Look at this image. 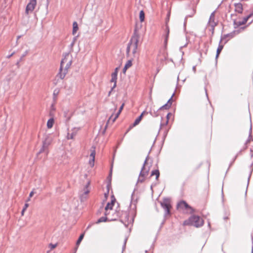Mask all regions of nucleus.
Here are the masks:
<instances>
[{
    "label": "nucleus",
    "instance_id": "1",
    "mask_svg": "<svg viewBox=\"0 0 253 253\" xmlns=\"http://www.w3.org/2000/svg\"><path fill=\"white\" fill-rule=\"evenodd\" d=\"M143 23H141L137 19L135 20V28L133 35L132 36L129 42L127 44L126 47V55H129L130 52L131 51L132 53L134 56L136 53V50L138 47V44L140 38L139 34L138 33V30L140 29L143 26Z\"/></svg>",
    "mask_w": 253,
    "mask_h": 253
},
{
    "label": "nucleus",
    "instance_id": "2",
    "mask_svg": "<svg viewBox=\"0 0 253 253\" xmlns=\"http://www.w3.org/2000/svg\"><path fill=\"white\" fill-rule=\"evenodd\" d=\"M72 63V59L69 53H65L64 58L61 61L59 72L57 75V77H59L61 79H63L68 73V70L70 68Z\"/></svg>",
    "mask_w": 253,
    "mask_h": 253
},
{
    "label": "nucleus",
    "instance_id": "3",
    "mask_svg": "<svg viewBox=\"0 0 253 253\" xmlns=\"http://www.w3.org/2000/svg\"><path fill=\"white\" fill-rule=\"evenodd\" d=\"M72 63V59L69 53H65L64 58L61 61L59 72L57 75V77H59L61 79H63L68 73V70L70 68Z\"/></svg>",
    "mask_w": 253,
    "mask_h": 253
},
{
    "label": "nucleus",
    "instance_id": "4",
    "mask_svg": "<svg viewBox=\"0 0 253 253\" xmlns=\"http://www.w3.org/2000/svg\"><path fill=\"white\" fill-rule=\"evenodd\" d=\"M136 214V202H133L131 201L130 204V209L128 212L127 211H124L122 214V218H123L124 217V220L125 221V225L126 226H127L133 222L134 218L135 217Z\"/></svg>",
    "mask_w": 253,
    "mask_h": 253
},
{
    "label": "nucleus",
    "instance_id": "5",
    "mask_svg": "<svg viewBox=\"0 0 253 253\" xmlns=\"http://www.w3.org/2000/svg\"><path fill=\"white\" fill-rule=\"evenodd\" d=\"M183 224L185 225H190L199 227L203 225L204 220L199 216L192 215L188 220L184 221Z\"/></svg>",
    "mask_w": 253,
    "mask_h": 253
},
{
    "label": "nucleus",
    "instance_id": "6",
    "mask_svg": "<svg viewBox=\"0 0 253 253\" xmlns=\"http://www.w3.org/2000/svg\"><path fill=\"white\" fill-rule=\"evenodd\" d=\"M149 156L148 155L147 157L146 158L143 167L141 169V170L140 171L139 176L138 179V182L142 183L144 181L145 177L148 175L149 171V169H146L145 167V165L146 164L148 160Z\"/></svg>",
    "mask_w": 253,
    "mask_h": 253
},
{
    "label": "nucleus",
    "instance_id": "7",
    "mask_svg": "<svg viewBox=\"0 0 253 253\" xmlns=\"http://www.w3.org/2000/svg\"><path fill=\"white\" fill-rule=\"evenodd\" d=\"M244 29V27L241 28L240 30H234L230 33L222 35L220 38V42H223L224 44H225L229 40L238 35L240 33L241 30H243Z\"/></svg>",
    "mask_w": 253,
    "mask_h": 253
},
{
    "label": "nucleus",
    "instance_id": "8",
    "mask_svg": "<svg viewBox=\"0 0 253 253\" xmlns=\"http://www.w3.org/2000/svg\"><path fill=\"white\" fill-rule=\"evenodd\" d=\"M218 20L216 17H210L207 28L211 32V35L214 34V27L217 25Z\"/></svg>",
    "mask_w": 253,
    "mask_h": 253
},
{
    "label": "nucleus",
    "instance_id": "9",
    "mask_svg": "<svg viewBox=\"0 0 253 253\" xmlns=\"http://www.w3.org/2000/svg\"><path fill=\"white\" fill-rule=\"evenodd\" d=\"M161 205L165 211V216L169 214L170 209L171 208L169 200L167 199H165L163 202H161Z\"/></svg>",
    "mask_w": 253,
    "mask_h": 253
},
{
    "label": "nucleus",
    "instance_id": "10",
    "mask_svg": "<svg viewBox=\"0 0 253 253\" xmlns=\"http://www.w3.org/2000/svg\"><path fill=\"white\" fill-rule=\"evenodd\" d=\"M177 208L179 210H185L188 209H191L193 210L191 207L188 205V204L184 201H181L179 202L177 205Z\"/></svg>",
    "mask_w": 253,
    "mask_h": 253
},
{
    "label": "nucleus",
    "instance_id": "11",
    "mask_svg": "<svg viewBox=\"0 0 253 253\" xmlns=\"http://www.w3.org/2000/svg\"><path fill=\"white\" fill-rule=\"evenodd\" d=\"M36 3V0H30L26 8V13L27 14H28L30 12H32L34 10Z\"/></svg>",
    "mask_w": 253,
    "mask_h": 253
},
{
    "label": "nucleus",
    "instance_id": "12",
    "mask_svg": "<svg viewBox=\"0 0 253 253\" xmlns=\"http://www.w3.org/2000/svg\"><path fill=\"white\" fill-rule=\"evenodd\" d=\"M51 142V139L50 138H46L44 141L43 142V145L42 148L41 149L40 151H39V153H41L42 152H44L46 151V150L47 149L48 146L50 145V143Z\"/></svg>",
    "mask_w": 253,
    "mask_h": 253
},
{
    "label": "nucleus",
    "instance_id": "13",
    "mask_svg": "<svg viewBox=\"0 0 253 253\" xmlns=\"http://www.w3.org/2000/svg\"><path fill=\"white\" fill-rule=\"evenodd\" d=\"M250 17H246L242 21L238 19H235L234 20V27L237 28L240 26L245 24L248 21L249 18Z\"/></svg>",
    "mask_w": 253,
    "mask_h": 253
},
{
    "label": "nucleus",
    "instance_id": "14",
    "mask_svg": "<svg viewBox=\"0 0 253 253\" xmlns=\"http://www.w3.org/2000/svg\"><path fill=\"white\" fill-rule=\"evenodd\" d=\"M89 184L90 182H88L86 184L85 187L84 188L83 193L81 195L80 198L82 201H84L86 199V196L89 192V190L87 189Z\"/></svg>",
    "mask_w": 253,
    "mask_h": 253
},
{
    "label": "nucleus",
    "instance_id": "15",
    "mask_svg": "<svg viewBox=\"0 0 253 253\" xmlns=\"http://www.w3.org/2000/svg\"><path fill=\"white\" fill-rule=\"evenodd\" d=\"M95 148L94 146H92L90 149V157L91 159L89 160V164L91 166H94V159H95Z\"/></svg>",
    "mask_w": 253,
    "mask_h": 253
},
{
    "label": "nucleus",
    "instance_id": "16",
    "mask_svg": "<svg viewBox=\"0 0 253 253\" xmlns=\"http://www.w3.org/2000/svg\"><path fill=\"white\" fill-rule=\"evenodd\" d=\"M79 130V128H73L71 132H68L67 135V138L68 139H72L74 138V137L77 134V132Z\"/></svg>",
    "mask_w": 253,
    "mask_h": 253
},
{
    "label": "nucleus",
    "instance_id": "17",
    "mask_svg": "<svg viewBox=\"0 0 253 253\" xmlns=\"http://www.w3.org/2000/svg\"><path fill=\"white\" fill-rule=\"evenodd\" d=\"M115 201H116V199H115L114 196H112L111 202H110V203L109 202L107 203L106 206L105 208V211H109V210H112Z\"/></svg>",
    "mask_w": 253,
    "mask_h": 253
},
{
    "label": "nucleus",
    "instance_id": "18",
    "mask_svg": "<svg viewBox=\"0 0 253 253\" xmlns=\"http://www.w3.org/2000/svg\"><path fill=\"white\" fill-rule=\"evenodd\" d=\"M173 95H174V93L172 94L170 98L168 100L167 103L166 104H165V105H164L163 106H162V107H161L159 109V110L164 109H169L171 106V105L172 104V97L173 96Z\"/></svg>",
    "mask_w": 253,
    "mask_h": 253
},
{
    "label": "nucleus",
    "instance_id": "19",
    "mask_svg": "<svg viewBox=\"0 0 253 253\" xmlns=\"http://www.w3.org/2000/svg\"><path fill=\"white\" fill-rule=\"evenodd\" d=\"M117 76L116 73H112L111 74V82L114 83V85L111 88V91L116 86Z\"/></svg>",
    "mask_w": 253,
    "mask_h": 253
},
{
    "label": "nucleus",
    "instance_id": "20",
    "mask_svg": "<svg viewBox=\"0 0 253 253\" xmlns=\"http://www.w3.org/2000/svg\"><path fill=\"white\" fill-rule=\"evenodd\" d=\"M144 113H145V112H142V113L135 120V121L133 123V124H132V126H130L129 128L128 129V130L126 132H127L129 130V129H131V128L132 127L135 126L136 125L139 124V123H140V121L141 120L142 116Z\"/></svg>",
    "mask_w": 253,
    "mask_h": 253
},
{
    "label": "nucleus",
    "instance_id": "21",
    "mask_svg": "<svg viewBox=\"0 0 253 253\" xmlns=\"http://www.w3.org/2000/svg\"><path fill=\"white\" fill-rule=\"evenodd\" d=\"M235 10L239 14H241L243 11V5L240 3H235Z\"/></svg>",
    "mask_w": 253,
    "mask_h": 253
},
{
    "label": "nucleus",
    "instance_id": "22",
    "mask_svg": "<svg viewBox=\"0 0 253 253\" xmlns=\"http://www.w3.org/2000/svg\"><path fill=\"white\" fill-rule=\"evenodd\" d=\"M165 32H166V35H165V44H166L167 43V42H168V40L169 36V27L167 23L166 24V25Z\"/></svg>",
    "mask_w": 253,
    "mask_h": 253
},
{
    "label": "nucleus",
    "instance_id": "23",
    "mask_svg": "<svg viewBox=\"0 0 253 253\" xmlns=\"http://www.w3.org/2000/svg\"><path fill=\"white\" fill-rule=\"evenodd\" d=\"M224 44H222V42H220V41L219 42L218 46L217 47V50H216V58H217L219 56V54L221 52V50H222Z\"/></svg>",
    "mask_w": 253,
    "mask_h": 253
},
{
    "label": "nucleus",
    "instance_id": "24",
    "mask_svg": "<svg viewBox=\"0 0 253 253\" xmlns=\"http://www.w3.org/2000/svg\"><path fill=\"white\" fill-rule=\"evenodd\" d=\"M78 30H79L78 24L77 22L74 21L73 23V31H72L73 35H75Z\"/></svg>",
    "mask_w": 253,
    "mask_h": 253
},
{
    "label": "nucleus",
    "instance_id": "25",
    "mask_svg": "<svg viewBox=\"0 0 253 253\" xmlns=\"http://www.w3.org/2000/svg\"><path fill=\"white\" fill-rule=\"evenodd\" d=\"M121 113V112H120V110H119L118 112H117V113L115 115L114 117H113V115L112 116H111L110 117V118H109L108 122H109L111 120L112 121L113 123L115 121V120L118 118V117L119 116Z\"/></svg>",
    "mask_w": 253,
    "mask_h": 253
},
{
    "label": "nucleus",
    "instance_id": "26",
    "mask_svg": "<svg viewBox=\"0 0 253 253\" xmlns=\"http://www.w3.org/2000/svg\"><path fill=\"white\" fill-rule=\"evenodd\" d=\"M132 65V62L130 60H128L127 62L126 63L124 69H123V72L125 73L129 67H131Z\"/></svg>",
    "mask_w": 253,
    "mask_h": 253
},
{
    "label": "nucleus",
    "instance_id": "27",
    "mask_svg": "<svg viewBox=\"0 0 253 253\" xmlns=\"http://www.w3.org/2000/svg\"><path fill=\"white\" fill-rule=\"evenodd\" d=\"M153 175H155L156 179H158V178H159V177L160 176L159 170L158 169H155V170L152 171L151 173V176H152Z\"/></svg>",
    "mask_w": 253,
    "mask_h": 253
},
{
    "label": "nucleus",
    "instance_id": "28",
    "mask_svg": "<svg viewBox=\"0 0 253 253\" xmlns=\"http://www.w3.org/2000/svg\"><path fill=\"white\" fill-rule=\"evenodd\" d=\"M158 110L159 109L156 111L155 109H151V110L150 111V114L153 117H157L159 116V113L158 112Z\"/></svg>",
    "mask_w": 253,
    "mask_h": 253
},
{
    "label": "nucleus",
    "instance_id": "29",
    "mask_svg": "<svg viewBox=\"0 0 253 253\" xmlns=\"http://www.w3.org/2000/svg\"><path fill=\"white\" fill-rule=\"evenodd\" d=\"M54 123V120L52 118L49 119L47 122V127L50 128L53 126Z\"/></svg>",
    "mask_w": 253,
    "mask_h": 253
},
{
    "label": "nucleus",
    "instance_id": "30",
    "mask_svg": "<svg viewBox=\"0 0 253 253\" xmlns=\"http://www.w3.org/2000/svg\"><path fill=\"white\" fill-rule=\"evenodd\" d=\"M251 133H252V128L251 127L250 129L249 135L248 138V139H247V140L246 141V144L250 143V142L251 141L253 140V137L252 136Z\"/></svg>",
    "mask_w": 253,
    "mask_h": 253
},
{
    "label": "nucleus",
    "instance_id": "31",
    "mask_svg": "<svg viewBox=\"0 0 253 253\" xmlns=\"http://www.w3.org/2000/svg\"><path fill=\"white\" fill-rule=\"evenodd\" d=\"M108 218L106 216H102L100 218H99L97 221H96V223H99L102 222H105L107 220Z\"/></svg>",
    "mask_w": 253,
    "mask_h": 253
},
{
    "label": "nucleus",
    "instance_id": "32",
    "mask_svg": "<svg viewBox=\"0 0 253 253\" xmlns=\"http://www.w3.org/2000/svg\"><path fill=\"white\" fill-rule=\"evenodd\" d=\"M84 234H81L79 238H78V240L77 241V242H76V246H78L81 242H82L83 239L84 238Z\"/></svg>",
    "mask_w": 253,
    "mask_h": 253
},
{
    "label": "nucleus",
    "instance_id": "33",
    "mask_svg": "<svg viewBox=\"0 0 253 253\" xmlns=\"http://www.w3.org/2000/svg\"><path fill=\"white\" fill-rule=\"evenodd\" d=\"M56 246H57L56 244H50L49 245V247L50 250L54 249V248H55L56 247Z\"/></svg>",
    "mask_w": 253,
    "mask_h": 253
},
{
    "label": "nucleus",
    "instance_id": "34",
    "mask_svg": "<svg viewBox=\"0 0 253 253\" xmlns=\"http://www.w3.org/2000/svg\"><path fill=\"white\" fill-rule=\"evenodd\" d=\"M145 17H139V19L137 20L139 21L141 23H143L144 22Z\"/></svg>",
    "mask_w": 253,
    "mask_h": 253
},
{
    "label": "nucleus",
    "instance_id": "35",
    "mask_svg": "<svg viewBox=\"0 0 253 253\" xmlns=\"http://www.w3.org/2000/svg\"><path fill=\"white\" fill-rule=\"evenodd\" d=\"M29 206V204H27V203H26L24 205V207H23V211H26L27 208Z\"/></svg>",
    "mask_w": 253,
    "mask_h": 253
},
{
    "label": "nucleus",
    "instance_id": "36",
    "mask_svg": "<svg viewBox=\"0 0 253 253\" xmlns=\"http://www.w3.org/2000/svg\"><path fill=\"white\" fill-rule=\"evenodd\" d=\"M124 105H125V103H123L122 104V105L121 106V107H120L119 110H120V112H122V111L123 109V108L124 107Z\"/></svg>",
    "mask_w": 253,
    "mask_h": 253
},
{
    "label": "nucleus",
    "instance_id": "37",
    "mask_svg": "<svg viewBox=\"0 0 253 253\" xmlns=\"http://www.w3.org/2000/svg\"><path fill=\"white\" fill-rule=\"evenodd\" d=\"M126 240H127V239H126L125 240L124 243V245H123V251L124 250H125V249L126 248Z\"/></svg>",
    "mask_w": 253,
    "mask_h": 253
},
{
    "label": "nucleus",
    "instance_id": "38",
    "mask_svg": "<svg viewBox=\"0 0 253 253\" xmlns=\"http://www.w3.org/2000/svg\"><path fill=\"white\" fill-rule=\"evenodd\" d=\"M139 16H145V13L143 10L140 11Z\"/></svg>",
    "mask_w": 253,
    "mask_h": 253
},
{
    "label": "nucleus",
    "instance_id": "39",
    "mask_svg": "<svg viewBox=\"0 0 253 253\" xmlns=\"http://www.w3.org/2000/svg\"><path fill=\"white\" fill-rule=\"evenodd\" d=\"M27 54V51H25V52L24 53V54H23L22 55V56H21V57L20 58V60H22V59L24 57H25V56L26 55V54Z\"/></svg>",
    "mask_w": 253,
    "mask_h": 253
},
{
    "label": "nucleus",
    "instance_id": "40",
    "mask_svg": "<svg viewBox=\"0 0 253 253\" xmlns=\"http://www.w3.org/2000/svg\"><path fill=\"white\" fill-rule=\"evenodd\" d=\"M170 115H171V114L170 113H169L167 115V122H166V124L168 123V120H169V116Z\"/></svg>",
    "mask_w": 253,
    "mask_h": 253
},
{
    "label": "nucleus",
    "instance_id": "41",
    "mask_svg": "<svg viewBox=\"0 0 253 253\" xmlns=\"http://www.w3.org/2000/svg\"><path fill=\"white\" fill-rule=\"evenodd\" d=\"M34 194V191H31L29 194V197L31 198L33 196Z\"/></svg>",
    "mask_w": 253,
    "mask_h": 253
},
{
    "label": "nucleus",
    "instance_id": "42",
    "mask_svg": "<svg viewBox=\"0 0 253 253\" xmlns=\"http://www.w3.org/2000/svg\"><path fill=\"white\" fill-rule=\"evenodd\" d=\"M110 213V211H105V216H106L107 215H109V214Z\"/></svg>",
    "mask_w": 253,
    "mask_h": 253
},
{
    "label": "nucleus",
    "instance_id": "43",
    "mask_svg": "<svg viewBox=\"0 0 253 253\" xmlns=\"http://www.w3.org/2000/svg\"><path fill=\"white\" fill-rule=\"evenodd\" d=\"M250 153H251V157H253V148L251 149Z\"/></svg>",
    "mask_w": 253,
    "mask_h": 253
},
{
    "label": "nucleus",
    "instance_id": "44",
    "mask_svg": "<svg viewBox=\"0 0 253 253\" xmlns=\"http://www.w3.org/2000/svg\"><path fill=\"white\" fill-rule=\"evenodd\" d=\"M111 176H112V169H111V170H110V173H109V175L108 178H110V177L111 178Z\"/></svg>",
    "mask_w": 253,
    "mask_h": 253
},
{
    "label": "nucleus",
    "instance_id": "45",
    "mask_svg": "<svg viewBox=\"0 0 253 253\" xmlns=\"http://www.w3.org/2000/svg\"><path fill=\"white\" fill-rule=\"evenodd\" d=\"M113 73H116L117 76L118 75V68H116Z\"/></svg>",
    "mask_w": 253,
    "mask_h": 253
},
{
    "label": "nucleus",
    "instance_id": "46",
    "mask_svg": "<svg viewBox=\"0 0 253 253\" xmlns=\"http://www.w3.org/2000/svg\"><path fill=\"white\" fill-rule=\"evenodd\" d=\"M252 252H253V237H252Z\"/></svg>",
    "mask_w": 253,
    "mask_h": 253
},
{
    "label": "nucleus",
    "instance_id": "47",
    "mask_svg": "<svg viewBox=\"0 0 253 253\" xmlns=\"http://www.w3.org/2000/svg\"><path fill=\"white\" fill-rule=\"evenodd\" d=\"M14 54V52L12 53L10 55H9L7 56V58H9L11 57Z\"/></svg>",
    "mask_w": 253,
    "mask_h": 253
},
{
    "label": "nucleus",
    "instance_id": "48",
    "mask_svg": "<svg viewBox=\"0 0 253 253\" xmlns=\"http://www.w3.org/2000/svg\"><path fill=\"white\" fill-rule=\"evenodd\" d=\"M192 69H193V71L194 72H196V67L195 66H193Z\"/></svg>",
    "mask_w": 253,
    "mask_h": 253
},
{
    "label": "nucleus",
    "instance_id": "49",
    "mask_svg": "<svg viewBox=\"0 0 253 253\" xmlns=\"http://www.w3.org/2000/svg\"><path fill=\"white\" fill-rule=\"evenodd\" d=\"M215 14V11L212 12L210 16H214Z\"/></svg>",
    "mask_w": 253,
    "mask_h": 253
},
{
    "label": "nucleus",
    "instance_id": "50",
    "mask_svg": "<svg viewBox=\"0 0 253 253\" xmlns=\"http://www.w3.org/2000/svg\"><path fill=\"white\" fill-rule=\"evenodd\" d=\"M25 211H23V209L22 210V211H21V214L22 215H24V213L25 212Z\"/></svg>",
    "mask_w": 253,
    "mask_h": 253
},
{
    "label": "nucleus",
    "instance_id": "51",
    "mask_svg": "<svg viewBox=\"0 0 253 253\" xmlns=\"http://www.w3.org/2000/svg\"><path fill=\"white\" fill-rule=\"evenodd\" d=\"M169 21V17L167 19L166 22L167 23Z\"/></svg>",
    "mask_w": 253,
    "mask_h": 253
},
{
    "label": "nucleus",
    "instance_id": "52",
    "mask_svg": "<svg viewBox=\"0 0 253 253\" xmlns=\"http://www.w3.org/2000/svg\"><path fill=\"white\" fill-rule=\"evenodd\" d=\"M30 200V198L29 197L28 200H27V201H29Z\"/></svg>",
    "mask_w": 253,
    "mask_h": 253
},
{
    "label": "nucleus",
    "instance_id": "53",
    "mask_svg": "<svg viewBox=\"0 0 253 253\" xmlns=\"http://www.w3.org/2000/svg\"><path fill=\"white\" fill-rule=\"evenodd\" d=\"M20 37H21V36H18V37H17V40H18Z\"/></svg>",
    "mask_w": 253,
    "mask_h": 253
},
{
    "label": "nucleus",
    "instance_id": "54",
    "mask_svg": "<svg viewBox=\"0 0 253 253\" xmlns=\"http://www.w3.org/2000/svg\"><path fill=\"white\" fill-rule=\"evenodd\" d=\"M249 178H248V185L249 184Z\"/></svg>",
    "mask_w": 253,
    "mask_h": 253
},
{
    "label": "nucleus",
    "instance_id": "55",
    "mask_svg": "<svg viewBox=\"0 0 253 253\" xmlns=\"http://www.w3.org/2000/svg\"><path fill=\"white\" fill-rule=\"evenodd\" d=\"M248 16H252V14H250Z\"/></svg>",
    "mask_w": 253,
    "mask_h": 253
},
{
    "label": "nucleus",
    "instance_id": "56",
    "mask_svg": "<svg viewBox=\"0 0 253 253\" xmlns=\"http://www.w3.org/2000/svg\"><path fill=\"white\" fill-rule=\"evenodd\" d=\"M113 220V218H111V219H109V220Z\"/></svg>",
    "mask_w": 253,
    "mask_h": 253
},
{
    "label": "nucleus",
    "instance_id": "57",
    "mask_svg": "<svg viewBox=\"0 0 253 253\" xmlns=\"http://www.w3.org/2000/svg\"><path fill=\"white\" fill-rule=\"evenodd\" d=\"M251 253H253V252H251Z\"/></svg>",
    "mask_w": 253,
    "mask_h": 253
},
{
    "label": "nucleus",
    "instance_id": "58",
    "mask_svg": "<svg viewBox=\"0 0 253 253\" xmlns=\"http://www.w3.org/2000/svg\"><path fill=\"white\" fill-rule=\"evenodd\" d=\"M74 253H75V252Z\"/></svg>",
    "mask_w": 253,
    "mask_h": 253
}]
</instances>
